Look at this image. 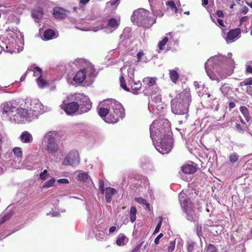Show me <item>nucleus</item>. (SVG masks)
Segmentation results:
<instances>
[{"instance_id": "aec40b11", "label": "nucleus", "mask_w": 252, "mask_h": 252, "mask_svg": "<svg viewBox=\"0 0 252 252\" xmlns=\"http://www.w3.org/2000/svg\"><path fill=\"white\" fill-rule=\"evenodd\" d=\"M239 110L243 115L246 121L249 122L251 120V117L249 114V109L245 106H242L240 107Z\"/></svg>"}, {"instance_id": "09e8293b", "label": "nucleus", "mask_w": 252, "mask_h": 252, "mask_svg": "<svg viewBox=\"0 0 252 252\" xmlns=\"http://www.w3.org/2000/svg\"><path fill=\"white\" fill-rule=\"evenodd\" d=\"M248 11H249V8L246 6H244L240 10V14H246L248 13Z\"/></svg>"}, {"instance_id": "9d476101", "label": "nucleus", "mask_w": 252, "mask_h": 252, "mask_svg": "<svg viewBox=\"0 0 252 252\" xmlns=\"http://www.w3.org/2000/svg\"><path fill=\"white\" fill-rule=\"evenodd\" d=\"M241 30L240 28H236L230 30L227 33L226 40L227 42H234L235 39L240 36Z\"/></svg>"}, {"instance_id": "774afa93", "label": "nucleus", "mask_w": 252, "mask_h": 252, "mask_svg": "<svg viewBox=\"0 0 252 252\" xmlns=\"http://www.w3.org/2000/svg\"><path fill=\"white\" fill-rule=\"evenodd\" d=\"M3 168L0 166V174H1L3 173Z\"/></svg>"}, {"instance_id": "1a4fd4ad", "label": "nucleus", "mask_w": 252, "mask_h": 252, "mask_svg": "<svg viewBox=\"0 0 252 252\" xmlns=\"http://www.w3.org/2000/svg\"><path fill=\"white\" fill-rule=\"evenodd\" d=\"M65 112L68 115L76 113L79 109L78 102H71L64 104L63 108Z\"/></svg>"}, {"instance_id": "6e6552de", "label": "nucleus", "mask_w": 252, "mask_h": 252, "mask_svg": "<svg viewBox=\"0 0 252 252\" xmlns=\"http://www.w3.org/2000/svg\"><path fill=\"white\" fill-rule=\"evenodd\" d=\"M79 163V155L77 151H72L67 155L63 162V164L72 166Z\"/></svg>"}, {"instance_id": "0eeeda50", "label": "nucleus", "mask_w": 252, "mask_h": 252, "mask_svg": "<svg viewBox=\"0 0 252 252\" xmlns=\"http://www.w3.org/2000/svg\"><path fill=\"white\" fill-rule=\"evenodd\" d=\"M75 100L78 102L81 113L88 112L92 107V103L90 98L86 95L79 94L75 96Z\"/></svg>"}, {"instance_id": "49530a36", "label": "nucleus", "mask_w": 252, "mask_h": 252, "mask_svg": "<svg viewBox=\"0 0 252 252\" xmlns=\"http://www.w3.org/2000/svg\"><path fill=\"white\" fill-rule=\"evenodd\" d=\"M235 129L239 133H243L244 132V130L242 128V126L237 123H235Z\"/></svg>"}, {"instance_id": "6ab92c4d", "label": "nucleus", "mask_w": 252, "mask_h": 252, "mask_svg": "<svg viewBox=\"0 0 252 252\" xmlns=\"http://www.w3.org/2000/svg\"><path fill=\"white\" fill-rule=\"evenodd\" d=\"M157 80L156 77H147L143 79V82L145 85L151 87L156 85Z\"/></svg>"}, {"instance_id": "052dcab7", "label": "nucleus", "mask_w": 252, "mask_h": 252, "mask_svg": "<svg viewBox=\"0 0 252 252\" xmlns=\"http://www.w3.org/2000/svg\"><path fill=\"white\" fill-rule=\"evenodd\" d=\"M246 72L250 73H252V67L249 65L246 68Z\"/></svg>"}, {"instance_id": "79ce46f5", "label": "nucleus", "mask_w": 252, "mask_h": 252, "mask_svg": "<svg viewBox=\"0 0 252 252\" xmlns=\"http://www.w3.org/2000/svg\"><path fill=\"white\" fill-rule=\"evenodd\" d=\"M207 251L208 252H217V249L215 246L210 244L207 246Z\"/></svg>"}, {"instance_id": "bf43d9fd", "label": "nucleus", "mask_w": 252, "mask_h": 252, "mask_svg": "<svg viewBox=\"0 0 252 252\" xmlns=\"http://www.w3.org/2000/svg\"><path fill=\"white\" fill-rule=\"evenodd\" d=\"M116 229V226H111V227L109 228V232L110 233H113L114 231H115Z\"/></svg>"}, {"instance_id": "7ed1b4c3", "label": "nucleus", "mask_w": 252, "mask_h": 252, "mask_svg": "<svg viewBox=\"0 0 252 252\" xmlns=\"http://www.w3.org/2000/svg\"><path fill=\"white\" fill-rule=\"evenodd\" d=\"M190 101L191 95L189 92L181 93L171 101L172 112L176 115H183L186 113Z\"/></svg>"}, {"instance_id": "b1692460", "label": "nucleus", "mask_w": 252, "mask_h": 252, "mask_svg": "<svg viewBox=\"0 0 252 252\" xmlns=\"http://www.w3.org/2000/svg\"><path fill=\"white\" fill-rule=\"evenodd\" d=\"M120 25V22L114 18H111L109 19L107 23V26L110 28L116 29Z\"/></svg>"}, {"instance_id": "ddd939ff", "label": "nucleus", "mask_w": 252, "mask_h": 252, "mask_svg": "<svg viewBox=\"0 0 252 252\" xmlns=\"http://www.w3.org/2000/svg\"><path fill=\"white\" fill-rule=\"evenodd\" d=\"M183 173L188 174H193L197 171V167L191 164H185L181 167Z\"/></svg>"}, {"instance_id": "a19ab883", "label": "nucleus", "mask_w": 252, "mask_h": 252, "mask_svg": "<svg viewBox=\"0 0 252 252\" xmlns=\"http://www.w3.org/2000/svg\"><path fill=\"white\" fill-rule=\"evenodd\" d=\"M33 71L34 72L33 75L34 76H40V75H42V70L38 66L34 67L33 69Z\"/></svg>"}, {"instance_id": "37998d69", "label": "nucleus", "mask_w": 252, "mask_h": 252, "mask_svg": "<svg viewBox=\"0 0 252 252\" xmlns=\"http://www.w3.org/2000/svg\"><path fill=\"white\" fill-rule=\"evenodd\" d=\"M175 247V241H172L170 242L169 245L168 246L167 249L168 252H172L174 251Z\"/></svg>"}, {"instance_id": "e2e57ef3", "label": "nucleus", "mask_w": 252, "mask_h": 252, "mask_svg": "<svg viewBox=\"0 0 252 252\" xmlns=\"http://www.w3.org/2000/svg\"><path fill=\"white\" fill-rule=\"evenodd\" d=\"M80 1L83 4H86L90 1V0H80Z\"/></svg>"}, {"instance_id": "a211bd4d", "label": "nucleus", "mask_w": 252, "mask_h": 252, "mask_svg": "<svg viewBox=\"0 0 252 252\" xmlns=\"http://www.w3.org/2000/svg\"><path fill=\"white\" fill-rule=\"evenodd\" d=\"M187 250L188 252H199L201 251L200 247H197L196 244L193 242H189L187 244Z\"/></svg>"}, {"instance_id": "a878e982", "label": "nucleus", "mask_w": 252, "mask_h": 252, "mask_svg": "<svg viewBox=\"0 0 252 252\" xmlns=\"http://www.w3.org/2000/svg\"><path fill=\"white\" fill-rule=\"evenodd\" d=\"M126 236L124 234H120L116 242V244L119 246H124L126 242Z\"/></svg>"}, {"instance_id": "7c9ffc66", "label": "nucleus", "mask_w": 252, "mask_h": 252, "mask_svg": "<svg viewBox=\"0 0 252 252\" xmlns=\"http://www.w3.org/2000/svg\"><path fill=\"white\" fill-rule=\"evenodd\" d=\"M239 157V156L237 153H231L229 156V161L232 163H234L238 161Z\"/></svg>"}, {"instance_id": "e433bc0d", "label": "nucleus", "mask_w": 252, "mask_h": 252, "mask_svg": "<svg viewBox=\"0 0 252 252\" xmlns=\"http://www.w3.org/2000/svg\"><path fill=\"white\" fill-rule=\"evenodd\" d=\"M89 177L88 174L87 172H82L79 173L78 175V179L81 181H86Z\"/></svg>"}, {"instance_id": "0e129e2a", "label": "nucleus", "mask_w": 252, "mask_h": 252, "mask_svg": "<svg viewBox=\"0 0 252 252\" xmlns=\"http://www.w3.org/2000/svg\"><path fill=\"white\" fill-rule=\"evenodd\" d=\"M208 3V0H203L202 1V5H206Z\"/></svg>"}, {"instance_id": "8fccbe9b", "label": "nucleus", "mask_w": 252, "mask_h": 252, "mask_svg": "<svg viewBox=\"0 0 252 252\" xmlns=\"http://www.w3.org/2000/svg\"><path fill=\"white\" fill-rule=\"evenodd\" d=\"M249 19L248 16H245L242 17H241L239 20L240 25V26L244 22H246Z\"/></svg>"}, {"instance_id": "9b49d317", "label": "nucleus", "mask_w": 252, "mask_h": 252, "mask_svg": "<svg viewBox=\"0 0 252 252\" xmlns=\"http://www.w3.org/2000/svg\"><path fill=\"white\" fill-rule=\"evenodd\" d=\"M30 109L32 111L40 112L43 110L44 106L38 99L31 100L30 103Z\"/></svg>"}, {"instance_id": "ea45409f", "label": "nucleus", "mask_w": 252, "mask_h": 252, "mask_svg": "<svg viewBox=\"0 0 252 252\" xmlns=\"http://www.w3.org/2000/svg\"><path fill=\"white\" fill-rule=\"evenodd\" d=\"M137 62H140L143 61L144 62L146 60L147 58L146 57H144V54L143 52H139L137 54Z\"/></svg>"}, {"instance_id": "2f4dec72", "label": "nucleus", "mask_w": 252, "mask_h": 252, "mask_svg": "<svg viewBox=\"0 0 252 252\" xmlns=\"http://www.w3.org/2000/svg\"><path fill=\"white\" fill-rule=\"evenodd\" d=\"M168 41V37H164L162 40L158 42V47L160 50H163L165 49V46L167 44Z\"/></svg>"}, {"instance_id": "6e6d98bb", "label": "nucleus", "mask_w": 252, "mask_h": 252, "mask_svg": "<svg viewBox=\"0 0 252 252\" xmlns=\"http://www.w3.org/2000/svg\"><path fill=\"white\" fill-rule=\"evenodd\" d=\"M216 14L220 18H223L224 17L223 12L221 10H217Z\"/></svg>"}, {"instance_id": "cd10ccee", "label": "nucleus", "mask_w": 252, "mask_h": 252, "mask_svg": "<svg viewBox=\"0 0 252 252\" xmlns=\"http://www.w3.org/2000/svg\"><path fill=\"white\" fill-rule=\"evenodd\" d=\"M136 212H137V210H136V207L134 206H131L130 208V211H129V219H130V220L132 222H134L135 221V220H136Z\"/></svg>"}, {"instance_id": "4be33fe9", "label": "nucleus", "mask_w": 252, "mask_h": 252, "mask_svg": "<svg viewBox=\"0 0 252 252\" xmlns=\"http://www.w3.org/2000/svg\"><path fill=\"white\" fill-rule=\"evenodd\" d=\"M55 36V32L52 29H49L46 30L44 32V40H49L52 39Z\"/></svg>"}, {"instance_id": "680f3d73", "label": "nucleus", "mask_w": 252, "mask_h": 252, "mask_svg": "<svg viewBox=\"0 0 252 252\" xmlns=\"http://www.w3.org/2000/svg\"><path fill=\"white\" fill-rule=\"evenodd\" d=\"M239 119H240V122L241 123V124L244 126H245L247 127V124L245 123V122L244 121V120L242 119V118L241 116H239Z\"/></svg>"}, {"instance_id": "4d7b16f0", "label": "nucleus", "mask_w": 252, "mask_h": 252, "mask_svg": "<svg viewBox=\"0 0 252 252\" xmlns=\"http://www.w3.org/2000/svg\"><path fill=\"white\" fill-rule=\"evenodd\" d=\"M235 107V103L233 101H231L229 103V109L230 111L232 108Z\"/></svg>"}, {"instance_id": "f3484780", "label": "nucleus", "mask_w": 252, "mask_h": 252, "mask_svg": "<svg viewBox=\"0 0 252 252\" xmlns=\"http://www.w3.org/2000/svg\"><path fill=\"white\" fill-rule=\"evenodd\" d=\"M110 109L111 108L107 106H106V107H98L97 110L98 114L99 116L105 121V119L109 115Z\"/></svg>"}, {"instance_id": "c756f323", "label": "nucleus", "mask_w": 252, "mask_h": 252, "mask_svg": "<svg viewBox=\"0 0 252 252\" xmlns=\"http://www.w3.org/2000/svg\"><path fill=\"white\" fill-rule=\"evenodd\" d=\"M141 83L140 82H134L131 86V89L133 91V94H137V91L139 90L141 87Z\"/></svg>"}, {"instance_id": "a18cd8bd", "label": "nucleus", "mask_w": 252, "mask_h": 252, "mask_svg": "<svg viewBox=\"0 0 252 252\" xmlns=\"http://www.w3.org/2000/svg\"><path fill=\"white\" fill-rule=\"evenodd\" d=\"M104 182L102 180H99V189L100 190V193L102 194H104Z\"/></svg>"}, {"instance_id": "864d4df0", "label": "nucleus", "mask_w": 252, "mask_h": 252, "mask_svg": "<svg viewBox=\"0 0 252 252\" xmlns=\"http://www.w3.org/2000/svg\"><path fill=\"white\" fill-rule=\"evenodd\" d=\"M120 0H111L108 2H107V4H110L111 6H113L114 5H115L116 4H117L118 2V4L119 3V1Z\"/></svg>"}, {"instance_id": "473e14b6", "label": "nucleus", "mask_w": 252, "mask_h": 252, "mask_svg": "<svg viewBox=\"0 0 252 252\" xmlns=\"http://www.w3.org/2000/svg\"><path fill=\"white\" fill-rule=\"evenodd\" d=\"M119 79L120 81L121 87L125 91L129 92V89L128 87H127L126 83L123 75H122L120 77Z\"/></svg>"}, {"instance_id": "58836bf2", "label": "nucleus", "mask_w": 252, "mask_h": 252, "mask_svg": "<svg viewBox=\"0 0 252 252\" xmlns=\"http://www.w3.org/2000/svg\"><path fill=\"white\" fill-rule=\"evenodd\" d=\"M50 176V174L48 173V171L46 169L44 170L39 175V178L41 180L45 181L48 177Z\"/></svg>"}, {"instance_id": "4c0bfd02", "label": "nucleus", "mask_w": 252, "mask_h": 252, "mask_svg": "<svg viewBox=\"0 0 252 252\" xmlns=\"http://www.w3.org/2000/svg\"><path fill=\"white\" fill-rule=\"evenodd\" d=\"M13 151L15 156L21 158L22 156V149L20 147H15L13 149Z\"/></svg>"}, {"instance_id": "2eb2a0df", "label": "nucleus", "mask_w": 252, "mask_h": 252, "mask_svg": "<svg viewBox=\"0 0 252 252\" xmlns=\"http://www.w3.org/2000/svg\"><path fill=\"white\" fill-rule=\"evenodd\" d=\"M20 139L21 142L24 143H31L33 141L32 134L27 131H24L21 133Z\"/></svg>"}, {"instance_id": "f03ea898", "label": "nucleus", "mask_w": 252, "mask_h": 252, "mask_svg": "<svg viewBox=\"0 0 252 252\" xmlns=\"http://www.w3.org/2000/svg\"><path fill=\"white\" fill-rule=\"evenodd\" d=\"M103 105L110 109L109 115L105 119L108 123H115L125 117V110L122 105L115 99L110 98L104 100Z\"/></svg>"}, {"instance_id": "bb28decb", "label": "nucleus", "mask_w": 252, "mask_h": 252, "mask_svg": "<svg viewBox=\"0 0 252 252\" xmlns=\"http://www.w3.org/2000/svg\"><path fill=\"white\" fill-rule=\"evenodd\" d=\"M36 81L39 87L41 88H45L48 85L47 81L43 78L42 75L38 77Z\"/></svg>"}, {"instance_id": "5701e85b", "label": "nucleus", "mask_w": 252, "mask_h": 252, "mask_svg": "<svg viewBox=\"0 0 252 252\" xmlns=\"http://www.w3.org/2000/svg\"><path fill=\"white\" fill-rule=\"evenodd\" d=\"M183 208L188 214H191L193 211L192 204L189 200H185L183 202Z\"/></svg>"}, {"instance_id": "c03bdc74", "label": "nucleus", "mask_w": 252, "mask_h": 252, "mask_svg": "<svg viewBox=\"0 0 252 252\" xmlns=\"http://www.w3.org/2000/svg\"><path fill=\"white\" fill-rule=\"evenodd\" d=\"M134 200L138 203L139 204H141L144 205L146 203L147 200L142 197H135L134 198Z\"/></svg>"}, {"instance_id": "f704fd0d", "label": "nucleus", "mask_w": 252, "mask_h": 252, "mask_svg": "<svg viewBox=\"0 0 252 252\" xmlns=\"http://www.w3.org/2000/svg\"><path fill=\"white\" fill-rule=\"evenodd\" d=\"M252 85V78H247L239 83V86H247Z\"/></svg>"}, {"instance_id": "c85d7f7f", "label": "nucleus", "mask_w": 252, "mask_h": 252, "mask_svg": "<svg viewBox=\"0 0 252 252\" xmlns=\"http://www.w3.org/2000/svg\"><path fill=\"white\" fill-rule=\"evenodd\" d=\"M12 213L11 212L5 214L4 216H0V225L2 224L7 220H9L12 216Z\"/></svg>"}, {"instance_id": "c9c22d12", "label": "nucleus", "mask_w": 252, "mask_h": 252, "mask_svg": "<svg viewBox=\"0 0 252 252\" xmlns=\"http://www.w3.org/2000/svg\"><path fill=\"white\" fill-rule=\"evenodd\" d=\"M55 179L54 178H52L50 180H48L44 183V184L43 185V188H50L54 186L55 182Z\"/></svg>"}, {"instance_id": "72a5a7b5", "label": "nucleus", "mask_w": 252, "mask_h": 252, "mask_svg": "<svg viewBox=\"0 0 252 252\" xmlns=\"http://www.w3.org/2000/svg\"><path fill=\"white\" fill-rule=\"evenodd\" d=\"M166 5L171 8L172 10H174L175 13L178 11V8L176 6L175 2L172 0H170L166 2Z\"/></svg>"}, {"instance_id": "f8f14e48", "label": "nucleus", "mask_w": 252, "mask_h": 252, "mask_svg": "<svg viewBox=\"0 0 252 252\" xmlns=\"http://www.w3.org/2000/svg\"><path fill=\"white\" fill-rule=\"evenodd\" d=\"M67 10L60 7H56L53 9V15L56 19H63L66 16Z\"/></svg>"}, {"instance_id": "423d86ee", "label": "nucleus", "mask_w": 252, "mask_h": 252, "mask_svg": "<svg viewBox=\"0 0 252 252\" xmlns=\"http://www.w3.org/2000/svg\"><path fill=\"white\" fill-rule=\"evenodd\" d=\"M173 140L169 135L165 134L161 137L156 147L157 150L161 154L169 153L172 148Z\"/></svg>"}, {"instance_id": "338daca9", "label": "nucleus", "mask_w": 252, "mask_h": 252, "mask_svg": "<svg viewBox=\"0 0 252 252\" xmlns=\"http://www.w3.org/2000/svg\"><path fill=\"white\" fill-rule=\"evenodd\" d=\"M145 205H146V208L148 209V210H150V204L149 203L147 202V201H146V203L144 204Z\"/></svg>"}, {"instance_id": "3c124183", "label": "nucleus", "mask_w": 252, "mask_h": 252, "mask_svg": "<svg viewBox=\"0 0 252 252\" xmlns=\"http://www.w3.org/2000/svg\"><path fill=\"white\" fill-rule=\"evenodd\" d=\"M143 242L136 246L131 251V252H139V250L142 246Z\"/></svg>"}, {"instance_id": "393cba45", "label": "nucleus", "mask_w": 252, "mask_h": 252, "mask_svg": "<svg viewBox=\"0 0 252 252\" xmlns=\"http://www.w3.org/2000/svg\"><path fill=\"white\" fill-rule=\"evenodd\" d=\"M169 77L173 83L176 84L179 77L177 71L175 70H169Z\"/></svg>"}, {"instance_id": "20e7f679", "label": "nucleus", "mask_w": 252, "mask_h": 252, "mask_svg": "<svg viewBox=\"0 0 252 252\" xmlns=\"http://www.w3.org/2000/svg\"><path fill=\"white\" fill-rule=\"evenodd\" d=\"M149 11L140 8L133 11L131 20L138 26L150 28L155 23V19L150 16Z\"/></svg>"}, {"instance_id": "39448f33", "label": "nucleus", "mask_w": 252, "mask_h": 252, "mask_svg": "<svg viewBox=\"0 0 252 252\" xmlns=\"http://www.w3.org/2000/svg\"><path fill=\"white\" fill-rule=\"evenodd\" d=\"M56 132L52 131L47 132L44 137L47 140L45 149L49 154L52 155L57 153L59 150V145L56 141Z\"/></svg>"}, {"instance_id": "4468645a", "label": "nucleus", "mask_w": 252, "mask_h": 252, "mask_svg": "<svg viewBox=\"0 0 252 252\" xmlns=\"http://www.w3.org/2000/svg\"><path fill=\"white\" fill-rule=\"evenodd\" d=\"M86 73L87 70L85 68L79 70L74 77L73 80L77 83H82L86 78Z\"/></svg>"}, {"instance_id": "69168bd1", "label": "nucleus", "mask_w": 252, "mask_h": 252, "mask_svg": "<svg viewBox=\"0 0 252 252\" xmlns=\"http://www.w3.org/2000/svg\"><path fill=\"white\" fill-rule=\"evenodd\" d=\"M246 3L249 6H250L251 8H252V1L251 2H249L248 1H246Z\"/></svg>"}, {"instance_id": "f257e3e1", "label": "nucleus", "mask_w": 252, "mask_h": 252, "mask_svg": "<svg viewBox=\"0 0 252 252\" xmlns=\"http://www.w3.org/2000/svg\"><path fill=\"white\" fill-rule=\"evenodd\" d=\"M0 112L3 121L18 124L23 123L32 114L31 110L19 107L18 102L14 100L2 103Z\"/></svg>"}, {"instance_id": "5fc2aeb1", "label": "nucleus", "mask_w": 252, "mask_h": 252, "mask_svg": "<svg viewBox=\"0 0 252 252\" xmlns=\"http://www.w3.org/2000/svg\"><path fill=\"white\" fill-rule=\"evenodd\" d=\"M58 182L63 184H68L69 183V181L67 179L63 178L59 179L58 180Z\"/></svg>"}, {"instance_id": "de8ad7c7", "label": "nucleus", "mask_w": 252, "mask_h": 252, "mask_svg": "<svg viewBox=\"0 0 252 252\" xmlns=\"http://www.w3.org/2000/svg\"><path fill=\"white\" fill-rule=\"evenodd\" d=\"M162 218H161L159 220V222L158 223V225H157V226L155 229L154 234L157 233L159 231V229L161 227V224H162Z\"/></svg>"}, {"instance_id": "412c9836", "label": "nucleus", "mask_w": 252, "mask_h": 252, "mask_svg": "<svg viewBox=\"0 0 252 252\" xmlns=\"http://www.w3.org/2000/svg\"><path fill=\"white\" fill-rule=\"evenodd\" d=\"M32 15L35 18L40 19L43 15V10L41 7H38L34 9L32 11Z\"/></svg>"}, {"instance_id": "dca6fc26", "label": "nucleus", "mask_w": 252, "mask_h": 252, "mask_svg": "<svg viewBox=\"0 0 252 252\" xmlns=\"http://www.w3.org/2000/svg\"><path fill=\"white\" fill-rule=\"evenodd\" d=\"M116 192V190L115 189L108 187L106 188L105 190V197L106 202L107 203L111 202L112 200V196Z\"/></svg>"}, {"instance_id": "13d9d810", "label": "nucleus", "mask_w": 252, "mask_h": 252, "mask_svg": "<svg viewBox=\"0 0 252 252\" xmlns=\"http://www.w3.org/2000/svg\"><path fill=\"white\" fill-rule=\"evenodd\" d=\"M217 22L219 24V25L221 26V27H225V25H224L223 24V20H221V19H217Z\"/></svg>"}, {"instance_id": "603ef678", "label": "nucleus", "mask_w": 252, "mask_h": 252, "mask_svg": "<svg viewBox=\"0 0 252 252\" xmlns=\"http://www.w3.org/2000/svg\"><path fill=\"white\" fill-rule=\"evenodd\" d=\"M163 236L162 233H160L155 239L154 242L156 244H158L159 239Z\"/></svg>"}]
</instances>
